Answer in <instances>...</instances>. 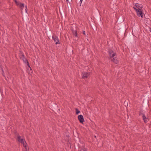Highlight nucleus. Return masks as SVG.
<instances>
[{
	"label": "nucleus",
	"mask_w": 151,
	"mask_h": 151,
	"mask_svg": "<svg viewBox=\"0 0 151 151\" xmlns=\"http://www.w3.org/2000/svg\"><path fill=\"white\" fill-rule=\"evenodd\" d=\"M90 75V73L83 72L82 73V78L85 79L87 78Z\"/></svg>",
	"instance_id": "obj_1"
},
{
	"label": "nucleus",
	"mask_w": 151,
	"mask_h": 151,
	"mask_svg": "<svg viewBox=\"0 0 151 151\" xmlns=\"http://www.w3.org/2000/svg\"><path fill=\"white\" fill-rule=\"evenodd\" d=\"M108 52L110 58H112L115 56V53H114L113 51L110 48L108 50Z\"/></svg>",
	"instance_id": "obj_2"
},
{
	"label": "nucleus",
	"mask_w": 151,
	"mask_h": 151,
	"mask_svg": "<svg viewBox=\"0 0 151 151\" xmlns=\"http://www.w3.org/2000/svg\"><path fill=\"white\" fill-rule=\"evenodd\" d=\"M52 39L54 40L55 44L57 45L60 44V40L57 36H52Z\"/></svg>",
	"instance_id": "obj_3"
},
{
	"label": "nucleus",
	"mask_w": 151,
	"mask_h": 151,
	"mask_svg": "<svg viewBox=\"0 0 151 151\" xmlns=\"http://www.w3.org/2000/svg\"><path fill=\"white\" fill-rule=\"evenodd\" d=\"M78 118L81 124H83L85 122L83 117L82 115H79Z\"/></svg>",
	"instance_id": "obj_4"
},
{
	"label": "nucleus",
	"mask_w": 151,
	"mask_h": 151,
	"mask_svg": "<svg viewBox=\"0 0 151 151\" xmlns=\"http://www.w3.org/2000/svg\"><path fill=\"white\" fill-rule=\"evenodd\" d=\"M137 14L138 16L139 17H141L142 18L143 17V13L141 11V10L139 9L138 11L137 12Z\"/></svg>",
	"instance_id": "obj_5"
},
{
	"label": "nucleus",
	"mask_w": 151,
	"mask_h": 151,
	"mask_svg": "<svg viewBox=\"0 0 151 151\" xmlns=\"http://www.w3.org/2000/svg\"><path fill=\"white\" fill-rule=\"evenodd\" d=\"M111 60L116 64H118L119 63L118 60H117V58L115 56L111 58Z\"/></svg>",
	"instance_id": "obj_6"
},
{
	"label": "nucleus",
	"mask_w": 151,
	"mask_h": 151,
	"mask_svg": "<svg viewBox=\"0 0 151 151\" xmlns=\"http://www.w3.org/2000/svg\"><path fill=\"white\" fill-rule=\"evenodd\" d=\"M76 26L75 25L72 26L71 27L70 29L72 32L73 34H74L75 32H76Z\"/></svg>",
	"instance_id": "obj_7"
},
{
	"label": "nucleus",
	"mask_w": 151,
	"mask_h": 151,
	"mask_svg": "<svg viewBox=\"0 0 151 151\" xmlns=\"http://www.w3.org/2000/svg\"><path fill=\"white\" fill-rule=\"evenodd\" d=\"M19 52H20L19 53L20 58L21 59H22L25 57V56L23 52L21 50H20Z\"/></svg>",
	"instance_id": "obj_8"
},
{
	"label": "nucleus",
	"mask_w": 151,
	"mask_h": 151,
	"mask_svg": "<svg viewBox=\"0 0 151 151\" xmlns=\"http://www.w3.org/2000/svg\"><path fill=\"white\" fill-rule=\"evenodd\" d=\"M21 137L20 136H18L17 137V139L19 141L20 140V142L21 143H24V142H25V141L24 139H20Z\"/></svg>",
	"instance_id": "obj_9"
},
{
	"label": "nucleus",
	"mask_w": 151,
	"mask_h": 151,
	"mask_svg": "<svg viewBox=\"0 0 151 151\" xmlns=\"http://www.w3.org/2000/svg\"><path fill=\"white\" fill-rule=\"evenodd\" d=\"M26 64H27V65L28 66L29 68V69H30V72L29 71V72H28V74H29V75H31L32 74V73H33V71L32 70V68H31V67L30 66V65H29V63L28 62V63H27Z\"/></svg>",
	"instance_id": "obj_10"
},
{
	"label": "nucleus",
	"mask_w": 151,
	"mask_h": 151,
	"mask_svg": "<svg viewBox=\"0 0 151 151\" xmlns=\"http://www.w3.org/2000/svg\"><path fill=\"white\" fill-rule=\"evenodd\" d=\"M142 117L143 118V119L144 121V122L145 123H147V118L145 116V114H143V115L142 116Z\"/></svg>",
	"instance_id": "obj_11"
},
{
	"label": "nucleus",
	"mask_w": 151,
	"mask_h": 151,
	"mask_svg": "<svg viewBox=\"0 0 151 151\" xmlns=\"http://www.w3.org/2000/svg\"><path fill=\"white\" fill-rule=\"evenodd\" d=\"M19 6L22 9H23V8L24 7V4L23 3H21Z\"/></svg>",
	"instance_id": "obj_12"
},
{
	"label": "nucleus",
	"mask_w": 151,
	"mask_h": 151,
	"mask_svg": "<svg viewBox=\"0 0 151 151\" xmlns=\"http://www.w3.org/2000/svg\"><path fill=\"white\" fill-rule=\"evenodd\" d=\"M22 60L23 62L25 64H26L27 63H28V62L27 59L25 58V57L22 59Z\"/></svg>",
	"instance_id": "obj_13"
},
{
	"label": "nucleus",
	"mask_w": 151,
	"mask_h": 151,
	"mask_svg": "<svg viewBox=\"0 0 151 151\" xmlns=\"http://www.w3.org/2000/svg\"><path fill=\"white\" fill-rule=\"evenodd\" d=\"M75 110L76 111V114H78L79 113H80V111L77 108H76Z\"/></svg>",
	"instance_id": "obj_14"
},
{
	"label": "nucleus",
	"mask_w": 151,
	"mask_h": 151,
	"mask_svg": "<svg viewBox=\"0 0 151 151\" xmlns=\"http://www.w3.org/2000/svg\"><path fill=\"white\" fill-rule=\"evenodd\" d=\"M92 27L93 30H96H96H97L96 27V26L94 24L93 25V26Z\"/></svg>",
	"instance_id": "obj_15"
},
{
	"label": "nucleus",
	"mask_w": 151,
	"mask_h": 151,
	"mask_svg": "<svg viewBox=\"0 0 151 151\" xmlns=\"http://www.w3.org/2000/svg\"><path fill=\"white\" fill-rule=\"evenodd\" d=\"M73 35L76 37H78L77 31L76 32H75L74 34H73Z\"/></svg>",
	"instance_id": "obj_16"
},
{
	"label": "nucleus",
	"mask_w": 151,
	"mask_h": 151,
	"mask_svg": "<svg viewBox=\"0 0 151 151\" xmlns=\"http://www.w3.org/2000/svg\"><path fill=\"white\" fill-rule=\"evenodd\" d=\"M139 4H137V3L136 4V7L137 8V9H140V8H141V7L139 5Z\"/></svg>",
	"instance_id": "obj_17"
},
{
	"label": "nucleus",
	"mask_w": 151,
	"mask_h": 151,
	"mask_svg": "<svg viewBox=\"0 0 151 151\" xmlns=\"http://www.w3.org/2000/svg\"><path fill=\"white\" fill-rule=\"evenodd\" d=\"M133 8L135 10L136 12L138 11L139 9L140 10V9H137L134 7H133Z\"/></svg>",
	"instance_id": "obj_18"
},
{
	"label": "nucleus",
	"mask_w": 151,
	"mask_h": 151,
	"mask_svg": "<svg viewBox=\"0 0 151 151\" xmlns=\"http://www.w3.org/2000/svg\"><path fill=\"white\" fill-rule=\"evenodd\" d=\"M80 151H87V149L85 148H82Z\"/></svg>",
	"instance_id": "obj_19"
},
{
	"label": "nucleus",
	"mask_w": 151,
	"mask_h": 151,
	"mask_svg": "<svg viewBox=\"0 0 151 151\" xmlns=\"http://www.w3.org/2000/svg\"><path fill=\"white\" fill-rule=\"evenodd\" d=\"M25 142V143L24 142V143H22L23 144V146L24 147H27V144L26 142Z\"/></svg>",
	"instance_id": "obj_20"
},
{
	"label": "nucleus",
	"mask_w": 151,
	"mask_h": 151,
	"mask_svg": "<svg viewBox=\"0 0 151 151\" xmlns=\"http://www.w3.org/2000/svg\"><path fill=\"white\" fill-rule=\"evenodd\" d=\"M20 2L19 1H17V3H15L16 5L17 6H19V5H20Z\"/></svg>",
	"instance_id": "obj_21"
},
{
	"label": "nucleus",
	"mask_w": 151,
	"mask_h": 151,
	"mask_svg": "<svg viewBox=\"0 0 151 151\" xmlns=\"http://www.w3.org/2000/svg\"><path fill=\"white\" fill-rule=\"evenodd\" d=\"M143 114V113H142V112L141 111H140L139 112V116L141 115H142H142H143V114Z\"/></svg>",
	"instance_id": "obj_22"
},
{
	"label": "nucleus",
	"mask_w": 151,
	"mask_h": 151,
	"mask_svg": "<svg viewBox=\"0 0 151 151\" xmlns=\"http://www.w3.org/2000/svg\"><path fill=\"white\" fill-rule=\"evenodd\" d=\"M0 92H1V95L3 97L4 96V94H3V92L1 91V90H0Z\"/></svg>",
	"instance_id": "obj_23"
},
{
	"label": "nucleus",
	"mask_w": 151,
	"mask_h": 151,
	"mask_svg": "<svg viewBox=\"0 0 151 151\" xmlns=\"http://www.w3.org/2000/svg\"><path fill=\"white\" fill-rule=\"evenodd\" d=\"M83 0H80L79 2L80 3V6H81V4L82 3V1Z\"/></svg>",
	"instance_id": "obj_24"
},
{
	"label": "nucleus",
	"mask_w": 151,
	"mask_h": 151,
	"mask_svg": "<svg viewBox=\"0 0 151 151\" xmlns=\"http://www.w3.org/2000/svg\"><path fill=\"white\" fill-rule=\"evenodd\" d=\"M25 12H26V13H27V6H25Z\"/></svg>",
	"instance_id": "obj_25"
},
{
	"label": "nucleus",
	"mask_w": 151,
	"mask_h": 151,
	"mask_svg": "<svg viewBox=\"0 0 151 151\" xmlns=\"http://www.w3.org/2000/svg\"><path fill=\"white\" fill-rule=\"evenodd\" d=\"M2 71L3 72V74H2V75H3L4 76V70H3V68H2Z\"/></svg>",
	"instance_id": "obj_26"
},
{
	"label": "nucleus",
	"mask_w": 151,
	"mask_h": 151,
	"mask_svg": "<svg viewBox=\"0 0 151 151\" xmlns=\"http://www.w3.org/2000/svg\"><path fill=\"white\" fill-rule=\"evenodd\" d=\"M83 34L84 35H85V36L86 35V33L85 31H83Z\"/></svg>",
	"instance_id": "obj_27"
},
{
	"label": "nucleus",
	"mask_w": 151,
	"mask_h": 151,
	"mask_svg": "<svg viewBox=\"0 0 151 151\" xmlns=\"http://www.w3.org/2000/svg\"><path fill=\"white\" fill-rule=\"evenodd\" d=\"M14 1L15 2V3H17V0H14Z\"/></svg>",
	"instance_id": "obj_28"
},
{
	"label": "nucleus",
	"mask_w": 151,
	"mask_h": 151,
	"mask_svg": "<svg viewBox=\"0 0 151 151\" xmlns=\"http://www.w3.org/2000/svg\"><path fill=\"white\" fill-rule=\"evenodd\" d=\"M66 1L67 2H68L70 4V3L69 1V0H66ZM70 1H72V0H69Z\"/></svg>",
	"instance_id": "obj_29"
},
{
	"label": "nucleus",
	"mask_w": 151,
	"mask_h": 151,
	"mask_svg": "<svg viewBox=\"0 0 151 151\" xmlns=\"http://www.w3.org/2000/svg\"><path fill=\"white\" fill-rule=\"evenodd\" d=\"M25 148L26 151H27V147H25Z\"/></svg>",
	"instance_id": "obj_30"
},
{
	"label": "nucleus",
	"mask_w": 151,
	"mask_h": 151,
	"mask_svg": "<svg viewBox=\"0 0 151 151\" xmlns=\"http://www.w3.org/2000/svg\"><path fill=\"white\" fill-rule=\"evenodd\" d=\"M28 73L29 72V71L30 72L31 71H30V69H29H29L28 68Z\"/></svg>",
	"instance_id": "obj_31"
},
{
	"label": "nucleus",
	"mask_w": 151,
	"mask_h": 151,
	"mask_svg": "<svg viewBox=\"0 0 151 151\" xmlns=\"http://www.w3.org/2000/svg\"><path fill=\"white\" fill-rule=\"evenodd\" d=\"M94 137L96 138V136L95 135L94 136Z\"/></svg>",
	"instance_id": "obj_32"
},
{
	"label": "nucleus",
	"mask_w": 151,
	"mask_h": 151,
	"mask_svg": "<svg viewBox=\"0 0 151 151\" xmlns=\"http://www.w3.org/2000/svg\"><path fill=\"white\" fill-rule=\"evenodd\" d=\"M6 80H7V78H6Z\"/></svg>",
	"instance_id": "obj_33"
},
{
	"label": "nucleus",
	"mask_w": 151,
	"mask_h": 151,
	"mask_svg": "<svg viewBox=\"0 0 151 151\" xmlns=\"http://www.w3.org/2000/svg\"><path fill=\"white\" fill-rule=\"evenodd\" d=\"M6 80H7V78H6Z\"/></svg>",
	"instance_id": "obj_34"
},
{
	"label": "nucleus",
	"mask_w": 151,
	"mask_h": 151,
	"mask_svg": "<svg viewBox=\"0 0 151 151\" xmlns=\"http://www.w3.org/2000/svg\"><path fill=\"white\" fill-rule=\"evenodd\" d=\"M17 133V132H15V133Z\"/></svg>",
	"instance_id": "obj_35"
}]
</instances>
